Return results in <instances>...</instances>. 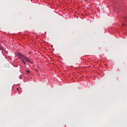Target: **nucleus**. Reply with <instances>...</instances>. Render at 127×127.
I'll return each mask as SVG.
<instances>
[{
    "mask_svg": "<svg viewBox=\"0 0 127 127\" xmlns=\"http://www.w3.org/2000/svg\"><path fill=\"white\" fill-rule=\"evenodd\" d=\"M17 54L19 57H23V58H24V57H25V56L24 54H21L19 52H18Z\"/></svg>",
    "mask_w": 127,
    "mask_h": 127,
    "instance_id": "obj_1",
    "label": "nucleus"
},
{
    "mask_svg": "<svg viewBox=\"0 0 127 127\" xmlns=\"http://www.w3.org/2000/svg\"><path fill=\"white\" fill-rule=\"evenodd\" d=\"M24 58L25 60H26V61H27L28 62H30V63H31V61L27 58V57L25 56Z\"/></svg>",
    "mask_w": 127,
    "mask_h": 127,
    "instance_id": "obj_2",
    "label": "nucleus"
},
{
    "mask_svg": "<svg viewBox=\"0 0 127 127\" xmlns=\"http://www.w3.org/2000/svg\"><path fill=\"white\" fill-rule=\"evenodd\" d=\"M27 74H29L30 73V71L29 70H27Z\"/></svg>",
    "mask_w": 127,
    "mask_h": 127,
    "instance_id": "obj_3",
    "label": "nucleus"
},
{
    "mask_svg": "<svg viewBox=\"0 0 127 127\" xmlns=\"http://www.w3.org/2000/svg\"><path fill=\"white\" fill-rule=\"evenodd\" d=\"M22 61L23 63H24V64H25V65L26 64V63H25V62H24V61L22 60Z\"/></svg>",
    "mask_w": 127,
    "mask_h": 127,
    "instance_id": "obj_4",
    "label": "nucleus"
},
{
    "mask_svg": "<svg viewBox=\"0 0 127 127\" xmlns=\"http://www.w3.org/2000/svg\"><path fill=\"white\" fill-rule=\"evenodd\" d=\"M0 50H3V48L0 47Z\"/></svg>",
    "mask_w": 127,
    "mask_h": 127,
    "instance_id": "obj_5",
    "label": "nucleus"
},
{
    "mask_svg": "<svg viewBox=\"0 0 127 127\" xmlns=\"http://www.w3.org/2000/svg\"><path fill=\"white\" fill-rule=\"evenodd\" d=\"M28 53L29 54H31L32 53L31 52H29Z\"/></svg>",
    "mask_w": 127,
    "mask_h": 127,
    "instance_id": "obj_6",
    "label": "nucleus"
},
{
    "mask_svg": "<svg viewBox=\"0 0 127 127\" xmlns=\"http://www.w3.org/2000/svg\"><path fill=\"white\" fill-rule=\"evenodd\" d=\"M17 91H19V89L18 88H17Z\"/></svg>",
    "mask_w": 127,
    "mask_h": 127,
    "instance_id": "obj_7",
    "label": "nucleus"
},
{
    "mask_svg": "<svg viewBox=\"0 0 127 127\" xmlns=\"http://www.w3.org/2000/svg\"><path fill=\"white\" fill-rule=\"evenodd\" d=\"M19 78H20V79H21V76H19Z\"/></svg>",
    "mask_w": 127,
    "mask_h": 127,
    "instance_id": "obj_8",
    "label": "nucleus"
}]
</instances>
